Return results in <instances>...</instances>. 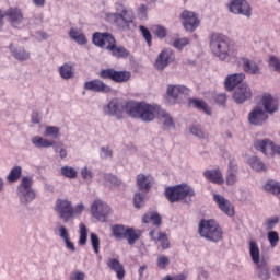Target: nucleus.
Instances as JSON below:
<instances>
[{
    "label": "nucleus",
    "instance_id": "obj_1",
    "mask_svg": "<svg viewBox=\"0 0 280 280\" xmlns=\"http://www.w3.org/2000/svg\"><path fill=\"white\" fill-rule=\"evenodd\" d=\"M144 102H121L118 98H113L106 106L107 115H114L117 119H124V114L126 113L129 117L133 119H141V113Z\"/></svg>",
    "mask_w": 280,
    "mask_h": 280
},
{
    "label": "nucleus",
    "instance_id": "obj_2",
    "mask_svg": "<svg viewBox=\"0 0 280 280\" xmlns=\"http://www.w3.org/2000/svg\"><path fill=\"white\" fill-rule=\"evenodd\" d=\"M210 49L220 60H228L231 56H237L233 45H231V39L218 33H213L210 37Z\"/></svg>",
    "mask_w": 280,
    "mask_h": 280
},
{
    "label": "nucleus",
    "instance_id": "obj_3",
    "mask_svg": "<svg viewBox=\"0 0 280 280\" xmlns=\"http://www.w3.org/2000/svg\"><path fill=\"white\" fill-rule=\"evenodd\" d=\"M141 110L140 119L142 121H153L154 117H158L161 124H163L164 130H167V128H173L174 120L172 119V116H170L167 112L163 110L161 106L143 103Z\"/></svg>",
    "mask_w": 280,
    "mask_h": 280
},
{
    "label": "nucleus",
    "instance_id": "obj_4",
    "mask_svg": "<svg viewBox=\"0 0 280 280\" xmlns=\"http://www.w3.org/2000/svg\"><path fill=\"white\" fill-rule=\"evenodd\" d=\"M164 196L172 205H174V202H183V200H187V198L189 199L188 202H191V198L196 196V190L187 184H179L166 187Z\"/></svg>",
    "mask_w": 280,
    "mask_h": 280
},
{
    "label": "nucleus",
    "instance_id": "obj_5",
    "mask_svg": "<svg viewBox=\"0 0 280 280\" xmlns=\"http://www.w3.org/2000/svg\"><path fill=\"white\" fill-rule=\"evenodd\" d=\"M199 235L206 240H210V242H221L224 232L215 220L202 219L199 223Z\"/></svg>",
    "mask_w": 280,
    "mask_h": 280
},
{
    "label": "nucleus",
    "instance_id": "obj_6",
    "mask_svg": "<svg viewBox=\"0 0 280 280\" xmlns=\"http://www.w3.org/2000/svg\"><path fill=\"white\" fill-rule=\"evenodd\" d=\"M110 231L113 237L117 242L127 240L129 246L135 245L137 240L141 238V230H136L135 228H127L126 225L115 224L110 226Z\"/></svg>",
    "mask_w": 280,
    "mask_h": 280
},
{
    "label": "nucleus",
    "instance_id": "obj_7",
    "mask_svg": "<svg viewBox=\"0 0 280 280\" xmlns=\"http://www.w3.org/2000/svg\"><path fill=\"white\" fill-rule=\"evenodd\" d=\"M249 255L252 257V261L256 265L259 279H270V267H268V261L265 258H259V245H257V242L255 241L249 242Z\"/></svg>",
    "mask_w": 280,
    "mask_h": 280
},
{
    "label": "nucleus",
    "instance_id": "obj_8",
    "mask_svg": "<svg viewBox=\"0 0 280 280\" xmlns=\"http://www.w3.org/2000/svg\"><path fill=\"white\" fill-rule=\"evenodd\" d=\"M32 185H34V179L30 176H24L18 186V196L23 205H27V202H32L36 198V192L32 189Z\"/></svg>",
    "mask_w": 280,
    "mask_h": 280
},
{
    "label": "nucleus",
    "instance_id": "obj_9",
    "mask_svg": "<svg viewBox=\"0 0 280 280\" xmlns=\"http://www.w3.org/2000/svg\"><path fill=\"white\" fill-rule=\"evenodd\" d=\"M109 21L116 25V27H120V30H128L130 27V23L135 21V11L130 9H122L120 13H112L108 15Z\"/></svg>",
    "mask_w": 280,
    "mask_h": 280
},
{
    "label": "nucleus",
    "instance_id": "obj_10",
    "mask_svg": "<svg viewBox=\"0 0 280 280\" xmlns=\"http://www.w3.org/2000/svg\"><path fill=\"white\" fill-rule=\"evenodd\" d=\"M91 213L93 218L98 220V222H106V220H108V215L113 213V209H110V206L103 200L96 199L91 205Z\"/></svg>",
    "mask_w": 280,
    "mask_h": 280
},
{
    "label": "nucleus",
    "instance_id": "obj_11",
    "mask_svg": "<svg viewBox=\"0 0 280 280\" xmlns=\"http://www.w3.org/2000/svg\"><path fill=\"white\" fill-rule=\"evenodd\" d=\"M54 210L63 222H69L74 218L73 205L67 199H57Z\"/></svg>",
    "mask_w": 280,
    "mask_h": 280
},
{
    "label": "nucleus",
    "instance_id": "obj_12",
    "mask_svg": "<svg viewBox=\"0 0 280 280\" xmlns=\"http://www.w3.org/2000/svg\"><path fill=\"white\" fill-rule=\"evenodd\" d=\"M92 43L100 47L101 49H106L109 51V49L117 43V39H115V36L108 32L100 33L95 32L92 35Z\"/></svg>",
    "mask_w": 280,
    "mask_h": 280
},
{
    "label": "nucleus",
    "instance_id": "obj_13",
    "mask_svg": "<svg viewBox=\"0 0 280 280\" xmlns=\"http://www.w3.org/2000/svg\"><path fill=\"white\" fill-rule=\"evenodd\" d=\"M228 8L232 14H243V16H247V19H250L253 15V8L246 0H232Z\"/></svg>",
    "mask_w": 280,
    "mask_h": 280
},
{
    "label": "nucleus",
    "instance_id": "obj_14",
    "mask_svg": "<svg viewBox=\"0 0 280 280\" xmlns=\"http://www.w3.org/2000/svg\"><path fill=\"white\" fill-rule=\"evenodd\" d=\"M174 60H176V55L174 54V50L170 48H164L155 59L154 68L158 71H163V69L170 67V65H172Z\"/></svg>",
    "mask_w": 280,
    "mask_h": 280
},
{
    "label": "nucleus",
    "instance_id": "obj_15",
    "mask_svg": "<svg viewBox=\"0 0 280 280\" xmlns=\"http://www.w3.org/2000/svg\"><path fill=\"white\" fill-rule=\"evenodd\" d=\"M254 147L266 156H275V154H280V147L275 144V142L269 139L256 140Z\"/></svg>",
    "mask_w": 280,
    "mask_h": 280
},
{
    "label": "nucleus",
    "instance_id": "obj_16",
    "mask_svg": "<svg viewBox=\"0 0 280 280\" xmlns=\"http://www.w3.org/2000/svg\"><path fill=\"white\" fill-rule=\"evenodd\" d=\"M180 19L186 32H196V28L200 25L198 14L195 12L185 10L182 12Z\"/></svg>",
    "mask_w": 280,
    "mask_h": 280
},
{
    "label": "nucleus",
    "instance_id": "obj_17",
    "mask_svg": "<svg viewBox=\"0 0 280 280\" xmlns=\"http://www.w3.org/2000/svg\"><path fill=\"white\" fill-rule=\"evenodd\" d=\"M84 90L92 91L93 93H112L113 92V88H110L108 84L104 83V81L100 79L86 81L84 83Z\"/></svg>",
    "mask_w": 280,
    "mask_h": 280
},
{
    "label": "nucleus",
    "instance_id": "obj_18",
    "mask_svg": "<svg viewBox=\"0 0 280 280\" xmlns=\"http://www.w3.org/2000/svg\"><path fill=\"white\" fill-rule=\"evenodd\" d=\"M213 200L218 205L220 211L225 213V215H229L230 218H233L235 215V209L233 208V205L231 201L222 195H213Z\"/></svg>",
    "mask_w": 280,
    "mask_h": 280
},
{
    "label": "nucleus",
    "instance_id": "obj_19",
    "mask_svg": "<svg viewBox=\"0 0 280 280\" xmlns=\"http://www.w3.org/2000/svg\"><path fill=\"white\" fill-rule=\"evenodd\" d=\"M248 121L253 126H264L268 121V113L260 107H256L249 113Z\"/></svg>",
    "mask_w": 280,
    "mask_h": 280
},
{
    "label": "nucleus",
    "instance_id": "obj_20",
    "mask_svg": "<svg viewBox=\"0 0 280 280\" xmlns=\"http://www.w3.org/2000/svg\"><path fill=\"white\" fill-rule=\"evenodd\" d=\"M250 97H253V90H250V86L247 84H242L233 94V98L236 104H244V102L250 100Z\"/></svg>",
    "mask_w": 280,
    "mask_h": 280
},
{
    "label": "nucleus",
    "instance_id": "obj_21",
    "mask_svg": "<svg viewBox=\"0 0 280 280\" xmlns=\"http://www.w3.org/2000/svg\"><path fill=\"white\" fill-rule=\"evenodd\" d=\"M203 177L206 180H209V183H213L214 185H224V176L220 168L205 171Z\"/></svg>",
    "mask_w": 280,
    "mask_h": 280
},
{
    "label": "nucleus",
    "instance_id": "obj_22",
    "mask_svg": "<svg viewBox=\"0 0 280 280\" xmlns=\"http://www.w3.org/2000/svg\"><path fill=\"white\" fill-rule=\"evenodd\" d=\"M261 104L266 113H277L279 110V101L272 97L270 94H265L261 98Z\"/></svg>",
    "mask_w": 280,
    "mask_h": 280
},
{
    "label": "nucleus",
    "instance_id": "obj_23",
    "mask_svg": "<svg viewBox=\"0 0 280 280\" xmlns=\"http://www.w3.org/2000/svg\"><path fill=\"white\" fill-rule=\"evenodd\" d=\"M107 266L113 270V272L116 273L117 279L124 280L126 277V269L124 268V265L119 261L117 258H109L107 260Z\"/></svg>",
    "mask_w": 280,
    "mask_h": 280
},
{
    "label": "nucleus",
    "instance_id": "obj_24",
    "mask_svg": "<svg viewBox=\"0 0 280 280\" xmlns=\"http://www.w3.org/2000/svg\"><path fill=\"white\" fill-rule=\"evenodd\" d=\"M245 78H246V75L244 73H235V74H231V75L226 77V79L224 81L225 90L233 91L235 89V86H237L238 84H242V82H244Z\"/></svg>",
    "mask_w": 280,
    "mask_h": 280
},
{
    "label": "nucleus",
    "instance_id": "obj_25",
    "mask_svg": "<svg viewBox=\"0 0 280 280\" xmlns=\"http://www.w3.org/2000/svg\"><path fill=\"white\" fill-rule=\"evenodd\" d=\"M149 235L151 240H153V242L161 243V247L163 248V250H167V248H170V238H167V234L165 232L151 230Z\"/></svg>",
    "mask_w": 280,
    "mask_h": 280
},
{
    "label": "nucleus",
    "instance_id": "obj_26",
    "mask_svg": "<svg viewBox=\"0 0 280 280\" xmlns=\"http://www.w3.org/2000/svg\"><path fill=\"white\" fill-rule=\"evenodd\" d=\"M237 164L235 161L231 160L229 163L228 172H226V177H225V183L229 186L235 185L237 183Z\"/></svg>",
    "mask_w": 280,
    "mask_h": 280
},
{
    "label": "nucleus",
    "instance_id": "obj_27",
    "mask_svg": "<svg viewBox=\"0 0 280 280\" xmlns=\"http://www.w3.org/2000/svg\"><path fill=\"white\" fill-rule=\"evenodd\" d=\"M143 224H152L153 226H161L163 224V219L161 218V214L159 212H147L142 217Z\"/></svg>",
    "mask_w": 280,
    "mask_h": 280
},
{
    "label": "nucleus",
    "instance_id": "obj_28",
    "mask_svg": "<svg viewBox=\"0 0 280 280\" xmlns=\"http://www.w3.org/2000/svg\"><path fill=\"white\" fill-rule=\"evenodd\" d=\"M4 16L9 18L10 23H23V12L19 8H10L5 11Z\"/></svg>",
    "mask_w": 280,
    "mask_h": 280
},
{
    "label": "nucleus",
    "instance_id": "obj_29",
    "mask_svg": "<svg viewBox=\"0 0 280 280\" xmlns=\"http://www.w3.org/2000/svg\"><path fill=\"white\" fill-rule=\"evenodd\" d=\"M108 51L109 54H112L114 58H118V59L120 58L126 59L130 56V51L121 45L118 46L117 43H115Z\"/></svg>",
    "mask_w": 280,
    "mask_h": 280
},
{
    "label": "nucleus",
    "instance_id": "obj_30",
    "mask_svg": "<svg viewBox=\"0 0 280 280\" xmlns=\"http://www.w3.org/2000/svg\"><path fill=\"white\" fill-rule=\"evenodd\" d=\"M189 95V88L184 85H168L167 88V95L168 97H173V100H176L178 95Z\"/></svg>",
    "mask_w": 280,
    "mask_h": 280
},
{
    "label": "nucleus",
    "instance_id": "obj_31",
    "mask_svg": "<svg viewBox=\"0 0 280 280\" xmlns=\"http://www.w3.org/2000/svg\"><path fill=\"white\" fill-rule=\"evenodd\" d=\"M137 185H138V189L140 191H144L145 194H148V191L152 189V180L150 179V177L145 176L144 174H139L137 176Z\"/></svg>",
    "mask_w": 280,
    "mask_h": 280
},
{
    "label": "nucleus",
    "instance_id": "obj_32",
    "mask_svg": "<svg viewBox=\"0 0 280 280\" xmlns=\"http://www.w3.org/2000/svg\"><path fill=\"white\" fill-rule=\"evenodd\" d=\"M59 235L61 240H63L66 248H68V250H71V253H75V245L73 244V242H71V238L69 237V231L65 225L59 226Z\"/></svg>",
    "mask_w": 280,
    "mask_h": 280
},
{
    "label": "nucleus",
    "instance_id": "obj_33",
    "mask_svg": "<svg viewBox=\"0 0 280 280\" xmlns=\"http://www.w3.org/2000/svg\"><path fill=\"white\" fill-rule=\"evenodd\" d=\"M31 141L35 148H54V145H56L55 141L43 138L40 136H34Z\"/></svg>",
    "mask_w": 280,
    "mask_h": 280
},
{
    "label": "nucleus",
    "instance_id": "obj_34",
    "mask_svg": "<svg viewBox=\"0 0 280 280\" xmlns=\"http://www.w3.org/2000/svg\"><path fill=\"white\" fill-rule=\"evenodd\" d=\"M69 37L77 42L78 45H86V43H89L86 35H84L82 31H78V28H70Z\"/></svg>",
    "mask_w": 280,
    "mask_h": 280
},
{
    "label": "nucleus",
    "instance_id": "obj_35",
    "mask_svg": "<svg viewBox=\"0 0 280 280\" xmlns=\"http://www.w3.org/2000/svg\"><path fill=\"white\" fill-rule=\"evenodd\" d=\"M243 71L250 75H257V73H259V66L249 59L243 58Z\"/></svg>",
    "mask_w": 280,
    "mask_h": 280
},
{
    "label": "nucleus",
    "instance_id": "obj_36",
    "mask_svg": "<svg viewBox=\"0 0 280 280\" xmlns=\"http://www.w3.org/2000/svg\"><path fill=\"white\" fill-rule=\"evenodd\" d=\"M59 75L62 78V80H71V78L75 75V72L73 71V66L69 63H63L61 67H59Z\"/></svg>",
    "mask_w": 280,
    "mask_h": 280
},
{
    "label": "nucleus",
    "instance_id": "obj_37",
    "mask_svg": "<svg viewBox=\"0 0 280 280\" xmlns=\"http://www.w3.org/2000/svg\"><path fill=\"white\" fill-rule=\"evenodd\" d=\"M264 190L267 191L268 194H273L275 196H279L280 195V183L276 182L273 179H269L264 185Z\"/></svg>",
    "mask_w": 280,
    "mask_h": 280
},
{
    "label": "nucleus",
    "instance_id": "obj_38",
    "mask_svg": "<svg viewBox=\"0 0 280 280\" xmlns=\"http://www.w3.org/2000/svg\"><path fill=\"white\" fill-rule=\"evenodd\" d=\"M189 105L194 106V108H197L198 110H203L206 115H211V109H209V105H207V103L202 100L190 98Z\"/></svg>",
    "mask_w": 280,
    "mask_h": 280
},
{
    "label": "nucleus",
    "instance_id": "obj_39",
    "mask_svg": "<svg viewBox=\"0 0 280 280\" xmlns=\"http://www.w3.org/2000/svg\"><path fill=\"white\" fill-rule=\"evenodd\" d=\"M131 74L129 71H117L114 70V77L112 82H116L118 84H121L124 82H128V80H130Z\"/></svg>",
    "mask_w": 280,
    "mask_h": 280
},
{
    "label": "nucleus",
    "instance_id": "obj_40",
    "mask_svg": "<svg viewBox=\"0 0 280 280\" xmlns=\"http://www.w3.org/2000/svg\"><path fill=\"white\" fill-rule=\"evenodd\" d=\"M9 49L12 51L14 58L20 60V62H23L30 58V52L25 51V49L16 50L12 44L9 46Z\"/></svg>",
    "mask_w": 280,
    "mask_h": 280
},
{
    "label": "nucleus",
    "instance_id": "obj_41",
    "mask_svg": "<svg viewBox=\"0 0 280 280\" xmlns=\"http://www.w3.org/2000/svg\"><path fill=\"white\" fill-rule=\"evenodd\" d=\"M22 174L23 168L21 166H14L7 176V180H9V183H16L20 180Z\"/></svg>",
    "mask_w": 280,
    "mask_h": 280
},
{
    "label": "nucleus",
    "instance_id": "obj_42",
    "mask_svg": "<svg viewBox=\"0 0 280 280\" xmlns=\"http://www.w3.org/2000/svg\"><path fill=\"white\" fill-rule=\"evenodd\" d=\"M249 165L252 170H255L256 172H266V164L259 160V158H252L249 160Z\"/></svg>",
    "mask_w": 280,
    "mask_h": 280
},
{
    "label": "nucleus",
    "instance_id": "obj_43",
    "mask_svg": "<svg viewBox=\"0 0 280 280\" xmlns=\"http://www.w3.org/2000/svg\"><path fill=\"white\" fill-rule=\"evenodd\" d=\"M80 229V237H79V246H86V240L89 238V230L84 223L79 224Z\"/></svg>",
    "mask_w": 280,
    "mask_h": 280
},
{
    "label": "nucleus",
    "instance_id": "obj_44",
    "mask_svg": "<svg viewBox=\"0 0 280 280\" xmlns=\"http://www.w3.org/2000/svg\"><path fill=\"white\" fill-rule=\"evenodd\" d=\"M44 137H51V139H60V128L56 126H47L44 131Z\"/></svg>",
    "mask_w": 280,
    "mask_h": 280
},
{
    "label": "nucleus",
    "instance_id": "obj_45",
    "mask_svg": "<svg viewBox=\"0 0 280 280\" xmlns=\"http://www.w3.org/2000/svg\"><path fill=\"white\" fill-rule=\"evenodd\" d=\"M139 30L141 32L142 37L144 38L148 47H152V33H150V30L148 27L140 25Z\"/></svg>",
    "mask_w": 280,
    "mask_h": 280
},
{
    "label": "nucleus",
    "instance_id": "obj_46",
    "mask_svg": "<svg viewBox=\"0 0 280 280\" xmlns=\"http://www.w3.org/2000/svg\"><path fill=\"white\" fill-rule=\"evenodd\" d=\"M61 174L66 178H78V171L71 166L61 167Z\"/></svg>",
    "mask_w": 280,
    "mask_h": 280
},
{
    "label": "nucleus",
    "instance_id": "obj_47",
    "mask_svg": "<svg viewBox=\"0 0 280 280\" xmlns=\"http://www.w3.org/2000/svg\"><path fill=\"white\" fill-rule=\"evenodd\" d=\"M152 32H153L154 36H156V38L162 39L167 36V28H165V26L154 25L152 27Z\"/></svg>",
    "mask_w": 280,
    "mask_h": 280
},
{
    "label": "nucleus",
    "instance_id": "obj_48",
    "mask_svg": "<svg viewBox=\"0 0 280 280\" xmlns=\"http://www.w3.org/2000/svg\"><path fill=\"white\" fill-rule=\"evenodd\" d=\"M268 242L271 248H275L279 244V233L277 231H270L267 234Z\"/></svg>",
    "mask_w": 280,
    "mask_h": 280
},
{
    "label": "nucleus",
    "instance_id": "obj_49",
    "mask_svg": "<svg viewBox=\"0 0 280 280\" xmlns=\"http://www.w3.org/2000/svg\"><path fill=\"white\" fill-rule=\"evenodd\" d=\"M90 240L95 255H100V237L97 236V234L91 233Z\"/></svg>",
    "mask_w": 280,
    "mask_h": 280
},
{
    "label": "nucleus",
    "instance_id": "obj_50",
    "mask_svg": "<svg viewBox=\"0 0 280 280\" xmlns=\"http://www.w3.org/2000/svg\"><path fill=\"white\" fill-rule=\"evenodd\" d=\"M187 45H189V38L187 37L177 38L173 42V47L179 49V51L183 50L184 47H187Z\"/></svg>",
    "mask_w": 280,
    "mask_h": 280
},
{
    "label": "nucleus",
    "instance_id": "obj_51",
    "mask_svg": "<svg viewBox=\"0 0 280 280\" xmlns=\"http://www.w3.org/2000/svg\"><path fill=\"white\" fill-rule=\"evenodd\" d=\"M156 265L161 270H165L167 266H170V258L165 255H160L158 257Z\"/></svg>",
    "mask_w": 280,
    "mask_h": 280
},
{
    "label": "nucleus",
    "instance_id": "obj_52",
    "mask_svg": "<svg viewBox=\"0 0 280 280\" xmlns=\"http://www.w3.org/2000/svg\"><path fill=\"white\" fill-rule=\"evenodd\" d=\"M114 73H115V69L113 68H108V69H103L100 72V78H102V80H112L114 78Z\"/></svg>",
    "mask_w": 280,
    "mask_h": 280
},
{
    "label": "nucleus",
    "instance_id": "obj_53",
    "mask_svg": "<svg viewBox=\"0 0 280 280\" xmlns=\"http://www.w3.org/2000/svg\"><path fill=\"white\" fill-rule=\"evenodd\" d=\"M190 132L191 135H194L195 137H198L199 139H205V137H207V133L202 131V128L200 127V125H194L192 127H190Z\"/></svg>",
    "mask_w": 280,
    "mask_h": 280
},
{
    "label": "nucleus",
    "instance_id": "obj_54",
    "mask_svg": "<svg viewBox=\"0 0 280 280\" xmlns=\"http://www.w3.org/2000/svg\"><path fill=\"white\" fill-rule=\"evenodd\" d=\"M144 200H145V196L141 192H137L133 197V205L136 209H141V207H143Z\"/></svg>",
    "mask_w": 280,
    "mask_h": 280
},
{
    "label": "nucleus",
    "instance_id": "obj_55",
    "mask_svg": "<svg viewBox=\"0 0 280 280\" xmlns=\"http://www.w3.org/2000/svg\"><path fill=\"white\" fill-rule=\"evenodd\" d=\"M269 67H272L275 71L280 73V59L277 58L276 56H271L269 58Z\"/></svg>",
    "mask_w": 280,
    "mask_h": 280
},
{
    "label": "nucleus",
    "instance_id": "obj_56",
    "mask_svg": "<svg viewBox=\"0 0 280 280\" xmlns=\"http://www.w3.org/2000/svg\"><path fill=\"white\" fill-rule=\"evenodd\" d=\"M275 224H279V218L278 217H273L271 219L266 220V226H267L268 231L275 229Z\"/></svg>",
    "mask_w": 280,
    "mask_h": 280
},
{
    "label": "nucleus",
    "instance_id": "obj_57",
    "mask_svg": "<svg viewBox=\"0 0 280 280\" xmlns=\"http://www.w3.org/2000/svg\"><path fill=\"white\" fill-rule=\"evenodd\" d=\"M55 152H59L60 159H67V149L62 144L55 145Z\"/></svg>",
    "mask_w": 280,
    "mask_h": 280
},
{
    "label": "nucleus",
    "instance_id": "obj_58",
    "mask_svg": "<svg viewBox=\"0 0 280 280\" xmlns=\"http://www.w3.org/2000/svg\"><path fill=\"white\" fill-rule=\"evenodd\" d=\"M81 175L85 180H91V178H93V173L86 167L81 171Z\"/></svg>",
    "mask_w": 280,
    "mask_h": 280
},
{
    "label": "nucleus",
    "instance_id": "obj_59",
    "mask_svg": "<svg viewBox=\"0 0 280 280\" xmlns=\"http://www.w3.org/2000/svg\"><path fill=\"white\" fill-rule=\"evenodd\" d=\"M164 280H187V276H185V273H179V275H176L174 277L172 276H166L164 278Z\"/></svg>",
    "mask_w": 280,
    "mask_h": 280
},
{
    "label": "nucleus",
    "instance_id": "obj_60",
    "mask_svg": "<svg viewBox=\"0 0 280 280\" xmlns=\"http://www.w3.org/2000/svg\"><path fill=\"white\" fill-rule=\"evenodd\" d=\"M101 150L103 152L102 154L103 159H108L113 156V150H110L108 147H103Z\"/></svg>",
    "mask_w": 280,
    "mask_h": 280
},
{
    "label": "nucleus",
    "instance_id": "obj_61",
    "mask_svg": "<svg viewBox=\"0 0 280 280\" xmlns=\"http://www.w3.org/2000/svg\"><path fill=\"white\" fill-rule=\"evenodd\" d=\"M84 272L77 271L70 276V280H84Z\"/></svg>",
    "mask_w": 280,
    "mask_h": 280
},
{
    "label": "nucleus",
    "instance_id": "obj_62",
    "mask_svg": "<svg viewBox=\"0 0 280 280\" xmlns=\"http://www.w3.org/2000/svg\"><path fill=\"white\" fill-rule=\"evenodd\" d=\"M217 104L224 105L226 104V94H218L215 96Z\"/></svg>",
    "mask_w": 280,
    "mask_h": 280
},
{
    "label": "nucleus",
    "instance_id": "obj_63",
    "mask_svg": "<svg viewBox=\"0 0 280 280\" xmlns=\"http://www.w3.org/2000/svg\"><path fill=\"white\" fill-rule=\"evenodd\" d=\"M31 121L33 124H40V114L38 112H33L31 116Z\"/></svg>",
    "mask_w": 280,
    "mask_h": 280
},
{
    "label": "nucleus",
    "instance_id": "obj_64",
    "mask_svg": "<svg viewBox=\"0 0 280 280\" xmlns=\"http://www.w3.org/2000/svg\"><path fill=\"white\" fill-rule=\"evenodd\" d=\"M74 215H81L82 211H84V205L79 203L77 205L75 209H73Z\"/></svg>",
    "mask_w": 280,
    "mask_h": 280
}]
</instances>
